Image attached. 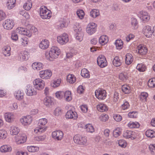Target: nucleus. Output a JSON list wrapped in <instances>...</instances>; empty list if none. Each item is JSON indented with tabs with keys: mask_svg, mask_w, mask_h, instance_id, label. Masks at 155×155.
<instances>
[{
	"mask_svg": "<svg viewBox=\"0 0 155 155\" xmlns=\"http://www.w3.org/2000/svg\"><path fill=\"white\" fill-rule=\"evenodd\" d=\"M17 32H18L19 33L26 35L28 38H30L31 36V33L30 31L26 28H24L21 27L18 28L16 29Z\"/></svg>",
	"mask_w": 155,
	"mask_h": 155,
	"instance_id": "obj_6",
	"label": "nucleus"
},
{
	"mask_svg": "<svg viewBox=\"0 0 155 155\" xmlns=\"http://www.w3.org/2000/svg\"><path fill=\"white\" fill-rule=\"evenodd\" d=\"M27 137L24 134H19L16 137V142L18 144H21L24 143L27 140Z\"/></svg>",
	"mask_w": 155,
	"mask_h": 155,
	"instance_id": "obj_11",
	"label": "nucleus"
},
{
	"mask_svg": "<svg viewBox=\"0 0 155 155\" xmlns=\"http://www.w3.org/2000/svg\"><path fill=\"white\" fill-rule=\"evenodd\" d=\"M51 16V13L50 11L47 9L46 12L44 13L41 17L43 19H49Z\"/></svg>",
	"mask_w": 155,
	"mask_h": 155,
	"instance_id": "obj_43",
	"label": "nucleus"
},
{
	"mask_svg": "<svg viewBox=\"0 0 155 155\" xmlns=\"http://www.w3.org/2000/svg\"><path fill=\"white\" fill-rule=\"evenodd\" d=\"M100 13L99 10L94 9L91 10L90 12V15L93 18H95L99 16Z\"/></svg>",
	"mask_w": 155,
	"mask_h": 155,
	"instance_id": "obj_37",
	"label": "nucleus"
},
{
	"mask_svg": "<svg viewBox=\"0 0 155 155\" xmlns=\"http://www.w3.org/2000/svg\"><path fill=\"white\" fill-rule=\"evenodd\" d=\"M44 103L46 106H49L51 105L52 103V101L51 98L49 97H45L43 100Z\"/></svg>",
	"mask_w": 155,
	"mask_h": 155,
	"instance_id": "obj_39",
	"label": "nucleus"
},
{
	"mask_svg": "<svg viewBox=\"0 0 155 155\" xmlns=\"http://www.w3.org/2000/svg\"><path fill=\"white\" fill-rule=\"evenodd\" d=\"M49 45V42L48 39H43L39 45V47L44 50L48 48Z\"/></svg>",
	"mask_w": 155,
	"mask_h": 155,
	"instance_id": "obj_18",
	"label": "nucleus"
},
{
	"mask_svg": "<svg viewBox=\"0 0 155 155\" xmlns=\"http://www.w3.org/2000/svg\"><path fill=\"white\" fill-rule=\"evenodd\" d=\"M119 78L121 80H124L127 79V77L126 74L121 73L119 75Z\"/></svg>",
	"mask_w": 155,
	"mask_h": 155,
	"instance_id": "obj_64",
	"label": "nucleus"
},
{
	"mask_svg": "<svg viewBox=\"0 0 155 155\" xmlns=\"http://www.w3.org/2000/svg\"><path fill=\"white\" fill-rule=\"evenodd\" d=\"M115 44L117 49H120L123 47V42L121 39H116Z\"/></svg>",
	"mask_w": 155,
	"mask_h": 155,
	"instance_id": "obj_40",
	"label": "nucleus"
},
{
	"mask_svg": "<svg viewBox=\"0 0 155 155\" xmlns=\"http://www.w3.org/2000/svg\"><path fill=\"white\" fill-rule=\"evenodd\" d=\"M66 101H71L72 99L71 97V92L69 91H66L64 92V97Z\"/></svg>",
	"mask_w": 155,
	"mask_h": 155,
	"instance_id": "obj_35",
	"label": "nucleus"
},
{
	"mask_svg": "<svg viewBox=\"0 0 155 155\" xmlns=\"http://www.w3.org/2000/svg\"><path fill=\"white\" fill-rule=\"evenodd\" d=\"M122 91L125 93L128 94L130 92V87L127 85H123L121 88Z\"/></svg>",
	"mask_w": 155,
	"mask_h": 155,
	"instance_id": "obj_42",
	"label": "nucleus"
},
{
	"mask_svg": "<svg viewBox=\"0 0 155 155\" xmlns=\"http://www.w3.org/2000/svg\"><path fill=\"white\" fill-rule=\"evenodd\" d=\"M124 137L127 138L134 139L136 137L135 133L134 131L127 130L124 131L123 134Z\"/></svg>",
	"mask_w": 155,
	"mask_h": 155,
	"instance_id": "obj_10",
	"label": "nucleus"
},
{
	"mask_svg": "<svg viewBox=\"0 0 155 155\" xmlns=\"http://www.w3.org/2000/svg\"><path fill=\"white\" fill-rule=\"evenodd\" d=\"M11 147L8 145H5L2 146L0 148V150L2 152H6L11 151Z\"/></svg>",
	"mask_w": 155,
	"mask_h": 155,
	"instance_id": "obj_32",
	"label": "nucleus"
},
{
	"mask_svg": "<svg viewBox=\"0 0 155 155\" xmlns=\"http://www.w3.org/2000/svg\"><path fill=\"white\" fill-rule=\"evenodd\" d=\"M61 79H58L54 81L53 82L51 83V85L54 87H58L61 83Z\"/></svg>",
	"mask_w": 155,
	"mask_h": 155,
	"instance_id": "obj_45",
	"label": "nucleus"
},
{
	"mask_svg": "<svg viewBox=\"0 0 155 155\" xmlns=\"http://www.w3.org/2000/svg\"><path fill=\"white\" fill-rule=\"evenodd\" d=\"M52 74L51 71L48 70L42 71L40 72V77L43 79H49L51 76Z\"/></svg>",
	"mask_w": 155,
	"mask_h": 155,
	"instance_id": "obj_8",
	"label": "nucleus"
},
{
	"mask_svg": "<svg viewBox=\"0 0 155 155\" xmlns=\"http://www.w3.org/2000/svg\"><path fill=\"white\" fill-rule=\"evenodd\" d=\"M26 94L29 96H31L36 95L37 94V92L32 87L31 85H28L27 86Z\"/></svg>",
	"mask_w": 155,
	"mask_h": 155,
	"instance_id": "obj_15",
	"label": "nucleus"
},
{
	"mask_svg": "<svg viewBox=\"0 0 155 155\" xmlns=\"http://www.w3.org/2000/svg\"><path fill=\"white\" fill-rule=\"evenodd\" d=\"M143 34L147 38H150L152 35V31L151 27L147 25L143 28Z\"/></svg>",
	"mask_w": 155,
	"mask_h": 155,
	"instance_id": "obj_14",
	"label": "nucleus"
},
{
	"mask_svg": "<svg viewBox=\"0 0 155 155\" xmlns=\"http://www.w3.org/2000/svg\"><path fill=\"white\" fill-rule=\"evenodd\" d=\"M57 42L60 45L65 44L69 41V39H57Z\"/></svg>",
	"mask_w": 155,
	"mask_h": 155,
	"instance_id": "obj_60",
	"label": "nucleus"
},
{
	"mask_svg": "<svg viewBox=\"0 0 155 155\" xmlns=\"http://www.w3.org/2000/svg\"><path fill=\"white\" fill-rule=\"evenodd\" d=\"M137 113L136 112H132L129 113L128 115V117L131 118H136L137 117Z\"/></svg>",
	"mask_w": 155,
	"mask_h": 155,
	"instance_id": "obj_56",
	"label": "nucleus"
},
{
	"mask_svg": "<svg viewBox=\"0 0 155 155\" xmlns=\"http://www.w3.org/2000/svg\"><path fill=\"white\" fill-rule=\"evenodd\" d=\"M16 3V0H8L7 5L8 8L11 9L13 8L15 6Z\"/></svg>",
	"mask_w": 155,
	"mask_h": 155,
	"instance_id": "obj_34",
	"label": "nucleus"
},
{
	"mask_svg": "<svg viewBox=\"0 0 155 155\" xmlns=\"http://www.w3.org/2000/svg\"><path fill=\"white\" fill-rule=\"evenodd\" d=\"M14 25V21L12 19H7L3 23V26L5 29L10 30L13 27Z\"/></svg>",
	"mask_w": 155,
	"mask_h": 155,
	"instance_id": "obj_7",
	"label": "nucleus"
},
{
	"mask_svg": "<svg viewBox=\"0 0 155 155\" xmlns=\"http://www.w3.org/2000/svg\"><path fill=\"white\" fill-rule=\"evenodd\" d=\"M97 25L94 23L92 22L89 24L86 28V31L90 35L94 33L96 30Z\"/></svg>",
	"mask_w": 155,
	"mask_h": 155,
	"instance_id": "obj_5",
	"label": "nucleus"
},
{
	"mask_svg": "<svg viewBox=\"0 0 155 155\" xmlns=\"http://www.w3.org/2000/svg\"><path fill=\"white\" fill-rule=\"evenodd\" d=\"M45 138V135L38 136L35 137V140L38 141H42L44 140Z\"/></svg>",
	"mask_w": 155,
	"mask_h": 155,
	"instance_id": "obj_59",
	"label": "nucleus"
},
{
	"mask_svg": "<svg viewBox=\"0 0 155 155\" xmlns=\"http://www.w3.org/2000/svg\"><path fill=\"white\" fill-rule=\"evenodd\" d=\"M147 51V49L146 47L142 46L140 45L137 47L136 51L140 55H143L146 54Z\"/></svg>",
	"mask_w": 155,
	"mask_h": 155,
	"instance_id": "obj_19",
	"label": "nucleus"
},
{
	"mask_svg": "<svg viewBox=\"0 0 155 155\" xmlns=\"http://www.w3.org/2000/svg\"><path fill=\"white\" fill-rule=\"evenodd\" d=\"M125 57V61L126 64L127 65L130 64L133 60V58L132 54L128 53L126 55Z\"/></svg>",
	"mask_w": 155,
	"mask_h": 155,
	"instance_id": "obj_27",
	"label": "nucleus"
},
{
	"mask_svg": "<svg viewBox=\"0 0 155 155\" xmlns=\"http://www.w3.org/2000/svg\"><path fill=\"white\" fill-rule=\"evenodd\" d=\"M64 92L62 91L57 92L55 93L56 97L59 99H61L64 98Z\"/></svg>",
	"mask_w": 155,
	"mask_h": 155,
	"instance_id": "obj_50",
	"label": "nucleus"
},
{
	"mask_svg": "<svg viewBox=\"0 0 155 155\" xmlns=\"http://www.w3.org/2000/svg\"><path fill=\"white\" fill-rule=\"evenodd\" d=\"M77 27H76V28L74 29V31L76 32V39H81L84 38V33L81 31L82 29L79 28Z\"/></svg>",
	"mask_w": 155,
	"mask_h": 155,
	"instance_id": "obj_20",
	"label": "nucleus"
},
{
	"mask_svg": "<svg viewBox=\"0 0 155 155\" xmlns=\"http://www.w3.org/2000/svg\"><path fill=\"white\" fill-rule=\"evenodd\" d=\"M54 114L55 116H58L61 114V109L60 107H57L54 111Z\"/></svg>",
	"mask_w": 155,
	"mask_h": 155,
	"instance_id": "obj_62",
	"label": "nucleus"
},
{
	"mask_svg": "<svg viewBox=\"0 0 155 155\" xmlns=\"http://www.w3.org/2000/svg\"><path fill=\"white\" fill-rule=\"evenodd\" d=\"M24 93L21 92V91L17 90L14 93V96L16 98L19 100H21L23 99Z\"/></svg>",
	"mask_w": 155,
	"mask_h": 155,
	"instance_id": "obj_26",
	"label": "nucleus"
},
{
	"mask_svg": "<svg viewBox=\"0 0 155 155\" xmlns=\"http://www.w3.org/2000/svg\"><path fill=\"white\" fill-rule=\"evenodd\" d=\"M148 85L150 87H155V78H152L149 80L148 82Z\"/></svg>",
	"mask_w": 155,
	"mask_h": 155,
	"instance_id": "obj_47",
	"label": "nucleus"
},
{
	"mask_svg": "<svg viewBox=\"0 0 155 155\" xmlns=\"http://www.w3.org/2000/svg\"><path fill=\"white\" fill-rule=\"evenodd\" d=\"M10 50L11 48L9 46L4 47L2 48V53L5 57L9 56L10 55Z\"/></svg>",
	"mask_w": 155,
	"mask_h": 155,
	"instance_id": "obj_23",
	"label": "nucleus"
},
{
	"mask_svg": "<svg viewBox=\"0 0 155 155\" xmlns=\"http://www.w3.org/2000/svg\"><path fill=\"white\" fill-rule=\"evenodd\" d=\"M97 108L98 111L103 112L106 111L108 110V107L105 104H100L97 106Z\"/></svg>",
	"mask_w": 155,
	"mask_h": 155,
	"instance_id": "obj_24",
	"label": "nucleus"
},
{
	"mask_svg": "<svg viewBox=\"0 0 155 155\" xmlns=\"http://www.w3.org/2000/svg\"><path fill=\"white\" fill-rule=\"evenodd\" d=\"M85 127L86 131L88 132L92 133L94 131V129L91 124H87Z\"/></svg>",
	"mask_w": 155,
	"mask_h": 155,
	"instance_id": "obj_41",
	"label": "nucleus"
},
{
	"mask_svg": "<svg viewBox=\"0 0 155 155\" xmlns=\"http://www.w3.org/2000/svg\"><path fill=\"white\" fill-rule=\"evenodd\" d=\"M77 14L78 17L80 19H82L84 15V13L82 10H79L77 11Z\"/></svg>",
	"mask_w": 155,
	"mask_h": 155,
	"instance_id": "obj_49",
	"label": "nucleus"
},
{
	"mask_svg": "<svg viewBox=\"0 0 155 155\" xmlns=\"http://www.w3.org/2000/svg\"><path fill=\"white\" fill-rule=\"evenodd\" d=\"M67 81L70 84H73L76 81V77L73 74H68L67 77Z\"/></svg>",
	"mask_w": 155,
	"mask_h": 155,
	"instance_id": "obj_29",
	"label": "nucleus"
},
{
	"mask_svg": "<svg viewBox=\"0 0 155 155\" xmlns=\"http://www.w3.org/2000/svg\"><path fill=\"white\" fill-rule=\"evenodd\" d=\"M145 134L148 137L152 138L155 137V132L152 130H147Z\"/></svg>",
	"mask_w": 155,
	"mask_h": 155,
	"instance_id": "obj_36",
	"label": "nucleus"
},
{
	"mask_svg": "<svg viewBox=\"0 0 155 155\" xmlns=\"http://www.w3.org/2000/svg\"><path fill=\"white\" fill-rule=\"evenodd\" d=\"M131 24L134 29H136L138 28V22L136 19L134 18H132Z\"/></svg>",
	"mask_w": 155,
	"mask_h": 155,
	"instance_id": "obj_51",
	"label": "nucleus"
},
{
	"mask_svg": "<svg viewBox=\"0 0 155 155\" xmlns=\"http://www.w3.org/2000/svg\"><path fill=\"white\" fill-rule=\"evenodd\" d=\"M32 68L34 70H39L43 68L44 65L41 62H34L32 65Z\"/></svg>",
	"mask_w": 155,
	"mask_h": 155,
	"instance_id": "obj_22",
	"label": "nucleus"
},
{
	"mask_svg": "<svg viewBox=\"0 0 155 155\" xmlns=\"http://www.w3.org/2000/svg\"><path fill=\"white\" fill-rule=\"evenodd\" d=\"M81 75L85 78H88L90 77V74L88 71L85 68H84L81 70Z\"/></svg>",
	"mask_w": 155,
	"mask_h": 155,
	"instance_id": "obj_38",
	"label": "nucleus"
},
{
	"mask_svg": "<svg viewBox=\"0 0 155 155\" xmlns=\"http://www.w3.org/2000/svg\"><path fill=\"white\" fill-rule=\"evenodd\" d=\"M29 55V53L27 51H22L19 53L18 57L20 58V61H22L28 60Z\"/></svg>",
	"mask_w": 155,
	"mask_h": 155,
	"instance_id": "obj_16",
	"label": "nucleus"
},
{
	"mask_svg": "<svg viewBox=\"0 0 155 155\" xmlns=\"http://www.w3.org/2000/svg\"><path fill=\"white\" fill-rule=\"evenodd\" d=\"M20 130L18 127L14 126L11 127L10 130V134L12 135H16L19 132Z\"/></svg>",
	"mask_w": 155,
	"mask_h": 155,
	"instance_id": "obj_28",
	"label": "nucleus"
},
{
	"mask_svg": "<svg viewBox=\"0 0 155 155\" xmlns=\"http://www.w3.org/2000/svg\"><path fill=\"white\" fill-rule=\"evenodd\" d=\"M114 119L117 121L119 122L122 119V117L119 114H114L113 116Z\"/></svg>",
	"mask_w": 155,
	"mask_h": 155,
	"instance_id": "obj_57",
	"label": "nucleus"
},
{
	"mask_svg": "<svg viewBox=\"0 0 155 155\" xmlns=\"http://www.w3.org/2000/svg\"><path fill=\"white\" fill-rule=\"evenodd\" d=\"M5 117L6 121L11 122L13 121L14 116L12 113H6L5 115Z\"/></svg>",
	"mask_w": 155,
	"mask_h": 155,
	"instance_id": "obj_21",
	"label": "nucleus"
},
{
	"mask_svg": "<svg viewBox=\"0 0 155 155\" xmlns=\"http://www.w3.org/2000/svg\"><path fill=\"white\" fill-rule=\"evenodd\" d=\"M128 126L130 128H137L139 127V124L137 122H130L128 124Z\"/></svg>",
	"mask_w": 155,
	"mask_h": 155,
	"instance_id": "obj_33",
	"label": "nucleus"
},
{
	"mask_svg": "<svg viewBox=\"0 0 155 155\" xmlns=\"http://www.w3.org/2000/svg\"><path fill=\"white\" fill-rule=\"evenodd\" d=\"M149 149L152 154H155V144H150Z\"/></svg>",
	"mask_w": 155,
	"mask_h": 155,
	"instance_id": "obj_55",
	"label": "nucleus"
},
{
	"mask_svg": "<svg viewBox=\"0 0 155 155\" xmlns=\"http://www.w3.org/2000/svg\"><path fill=\"white\" fill-rule=\"evenodd\" d=\"M32 6V3L31 0H28L24 4V8L27 11L30 10Z\"/></svg>",
	"mask_w": 155,
	"mask_h": 155,
	"instance_id": "obj_30",
	"label": "nucleus"
},
{
	"mask_svg": "<svg viewBox=\"0 0 155 155\" xmlns=\"http://www.w3.org/2000/svg\"><path fill=\"white\" fill-rule=\"evenodd\" d=\"M35 88L38 90H42L45 86V82L40 78L36 79L33 82Z\"/></svg>",
	"mask_w": 155,
	"mask_h": 155,
	"instance_id": "obj_2",
	"label": "nucleus"
},
{
	"mask_svg": "<svg viewBox=\"0 0 155 155\" xmlns=\"http://www.w3.org/2000/svg\"><path fill=\"white\" fill-rule=\"evenodd\" d=\"M118 144L119 146L123 148H124L126 146V143L125 141L122 140H120L119 141Z\"/></svg>",
	"mask_w": 155,
	"mask_h": 155,
	"instance_id": "obj_63",
	"label": "nucleus"
},
{
	"mask_svg": "<svg viewBox=\"0 0 155 155\" xmlns=\"http://www.w3.org/2000/svg\"><path fill=\"white\" fill-rule=\"evenodd\" d=\"M65 117L68 119L75 120L78 117V115L76 112L73 111L72 110L68 111L66 114Z\"/></svg>",
	"mask_w": 155,
	"mask_h": 155,
	"instance_id": "obj_13",
	"label": "nucleus"
},
{
	"mask_svg": "<svg viewBox=\"0 0 155 155\" xmlns=\"http://www.w3.org/2000/svg\"><path fill=\"white\" fill-rule=\"evenodd\" d=\"M47 8L45 6H41L40 8V14L41 17L47 10Z\"/></svg>",
	"mask_w": 155,
	"mask_h": 155,
	"instance_id": "obj_53",
	"label": "nucleus"
},
{
	"mask_svg": "<svg viewBox=\"0 0 155 155\" xmlns=\"http://www.w3.org/2000/svg\"><path fill=\"white\" fill-rule=\"evenodd\" d=\"M130 107L129 103L126 101L122 105L121 107L123 110H125L128 109Z\"/></svg>",
	"mask_w": 155,
	"mask_h": 155,
	"instance_id": "obj_58",
	"label": "nucleus"
},
{
	"mask_svg": "<svg viewBox=\"0 0 155 155\" xmlns=\"http://www.w3.org/2000/svg\"><path fill=\"white\" fill-rule=\"evenodd\" d=\"M84 91V89L83 86L80 85L77 88V92L79 94H81Z\"/></svg>",
	"mask_w": 155,
	"mask_h": 155,
	"instance_id": "obj_61",
	"label": "nucleus"
},
{
	"mask_svg": "<svg viewBox=\"0 0 155 155\" xmlns=\"http://www.w3.org/2000/svg\"><path fill=\"white\" fill-rule=\"evenodd\" d=\"M146 68L145 65L143 64H138L136 67L137 69L140 72L145 71Z\"/></svg>",
	"mask_w": 155,
	"mask_h": 155,
	"instance_id": "obj_44",
	"label": "nucleus"
},
{
	"mask_svg": "<svg viewBox=\"0 0 155 155\" xmlns=\"http://www.w3.org/2000/svg\"><path fill=\"white\" fill-rule=\"evenodd\" d=\"M113 134L114 136L115 137H117L119 136L121 134L120 129L118 128L115 129L113 131Z\"/></svg>",
	"mask_w": 155,
	"mask_h": 155,
	"instance_id": "obj_52",
	"label": "nucleus"
},
{
	"mask_svg": "<svg viewBox=\"0 0 155 155\" xmlns=\"http://www.w3.org/2000/svg\"><path fill=\"white\" fill-rule=\"evenodd\" d=\"M140 18L144 22L147 21L150 18V16L148 15V13L146 12H142Z\"/></svg>",
	"mask_w": 155,
	"mask_h": 155,
	"instance_id": "obj_25",
	"label": "nucleus"
},
{
	"mask_svg": "<svg viewBox=\"0 0 155 155\" xmlns=\"http://www.w3.org/2000/svg\"><path fill=\"white\" fill-rule=\"evenodd\" d=\"M95 95L96 97L99 100H103L106 98V91L104 89L99 88L96 90Z\"/></svg>",
	"mask_w": 155,
	"mask_h": 155,
	"instance_id": "obj_4",
	"label": "nucleus"
},
{
	"mask_svg": "<svg viewBox=\"0 0 155 155\" xmlns=\"http://www.w3.org/2000/svg\"><path fill=\"white\" fill-rule=\"evenodd\" d=\"M6 132L4 130H0V139H5L7 136Z\"/></svg>",
	"mask_w": 155,
	"mask_h": 155,
	"instance_id": "obj_54",
	"label": "nucleus"
},
{
	"mask_svg": "<svg viewBox=\"0 0 155 155\" xmlns=\"http://www.w3.org/2000/svg\"><path fill=\"white\" fill-rule=\"evenodd\" d=\"M60 53V50L57 47L53 46L49 53H45V55L48 59L52 60L53 58H57Z\"/></svg>",
	"mask_w": 155,
	"mask_h": 155,
	"instance_id": "obj_1",
	"label": "nucleus"
},
{
	"mask_svg": "<svg viewBox=\"0 0 155 155\" xmlns=\"http://www.w3.org/2000/svg\"><path fill=\"white\" fill-rule=\"evenodd\" d=\"M47 128L44 127H40L39 128H37L34 130V132L36 133H40L46 130Z\"/></svg>",
	"mask_w": 155,
	"mask_h": 155,
	"instance_id": "obj_48",
	"label": "nucleus"
},
{
	"mask_svg": "<svg viewBox=\"0 0 155 155\" xmlns=\"http://www.w3.org/2000/svg\"><path fill=\"white\" fill-rule=\"evenodd\" d=\"M113 64L116 67L120 66L121 64V62L118 56L114 57L113 61Z\"/></svg>",
	"mask_w": 155,
	"mask_h": 155,
	"instance_id": "obj_31",
	"label": "nucleus"
},
{
	"mask_svg": "<svg viewBox=\"0 0 155 155\" xmlns=\"http://www.w3.org/2000/svg\"><path fill=\"white\" fill-rule=\"evenodd\" d=\"M97 63L101 68H104L107 65L106 58L103 56H99L97 59Z\"/></svg>",
	"mask_w": 155,
	"mask_h": 155,
	"instance_id": "obj_9",
	"label": "nucleus"
},
{
	"mask_svg": "<svg viewBox=\"0 0 155 155\" xmlns=\"http://www.w3.org/2000/svg\"><path fill=\"white\" fill-rule=\"evenodd\" d=\"M32 120V117L30 115L24 117L23 118L20 120L21 123L25 125L29 124L31 123Z\"/></svg>",
	"mask_w": 155,
	"mask_h": 155,
	"instance_id": "obj_17",
	"label": "nucleus"
},
{
	"mask_svg": "<svg viewBox=\"0 0 155 155\" xmlns=\"http://www.w3.org/2000/svg\"><path fill=\"white\" fill-rule=\"evenodd\" d=\"M52 136L54 139L57 140H61L63 137V133L61 130H56L52 133Z\"/></svg>",
	"mask_w": 155,
	"mask_h": 155,
	"instance_id": "obj_12",
	"label": "nucleus"
},
{
	"mask_svg": "<svg viewBox=\"0 0 155 155\" xmlns=\"http://www.w3.org/2000/svg\"><path fill=\"white\" fill-rule=\"evenodd\" d=\"M74 142L80 145H85L87 142V139L85 137H83L79 135H76L74 137Z\"/></svg>",
	"mask_w": 155,
	"mask_h": 155,
	"instance_id": "obj_3",
	"label": "nucleus"
},
{
	"mask_svg": "<svg viewBox=\"0 0 155 155\" xmlns=\"http://www.w3.org/2000/svg\"><path fill=\"white\" fill-rule=\"evenodd\" d=\"M27 149L29 152H34L38 151L39 150V148L37 147L33 146H28Z\"/></svg>",
	"mask_w": 155,
	"mask_h": 155,
	"instance_id": "obj_46",
	"label": "nucleus"
}]
</instances>
